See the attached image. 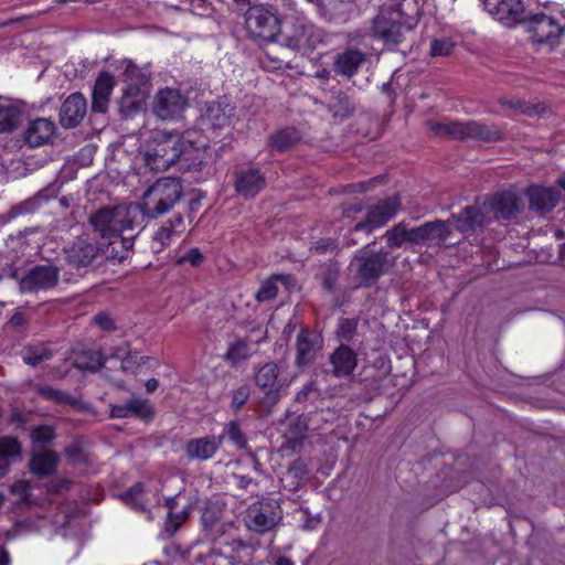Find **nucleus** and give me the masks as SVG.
<instances>
[{"mask_svg": "<svg viewBox=\"0 0 565 565\" xmlns=\"http://www.w3.org/2000/svg\"><path fill=\"white\" fill-rule=\"evenodd\" d=\"M143 220L145 213L139 203L104 206L89 216V223L103 237L140 227Z\"/></svg>", "mask_w": 565, "mask_h": 565, "instance_id": "obj_1", "label": "nucleus"}, {"mask_svg": "<svg viewBox=\"0 0 565 565\" xmlns=\"http://www.w3.org/2000/svg\"><path fill=\"white\" fill-rule=\"evenodd\" d=\"M430 130L437 136L456 140L497 142L504 138V131L500 126L479 120L430 122Z\"/></svg>", "mask_w": 565, "mask_h": 565, "instance_id": "obj_2", "label": "nucleus"}, {"mask_svg": "<svg viewBox=\"0 0 565 565\" xmlns=\"http://www.w3.org/2000/svg\"><path fill=\"white\" fill-rule=\"evenodd\" d=\"M395 265V258L388 252L373 250L370 244L358 249L351 260L350 269L361 286L374 285Z\"/></svg>", "mask_w": 565, "mask_h": 565, "instance_id": "obj_3", "label": "nucleus"}, {"mask_svg": "<svg viewBox=\"0 0 565 565\" xmlns=\"http://www.w3.org/2000/svg\"><path fill=\"white\" fill-rule=\"evenodd\" d=\"M183 190L179 179L162 178L157 180L143 194L140 204L145 216L156 218L168 213L180 201Z\"/></svg>", "mask_w": 565, "mask_h": 565, "instance_id": "obj_4", "label": "nucleus"}, {"mask_svg": "<svg viewBox=\"0 0 565 565\" xmlns=\"http://www.w3.org/2000/svg\"><path fill=\"white\" fill-rule=\"evenodd\" d=\"M523 24L533 44L554 50L561 44L565 26L550 14L536 12L524 17Z\"/></svg>", "mask_w": 565, "mask_h": 565, "instance_id": "obj_5", "label": "nucleus"}, {"mask_svg": "<svg viewBox=\"0 0 565 565\" xmlns=\"http://www.w3.org/2000/svg\"><path fill=\"white\" fill-rule=\"evenodd\" d=\"M413 21L414 19L403 21V13L398 9L382 11L373 19L371 32L386 46L395 47L406 41L407 34L413 29Z\"/></svg>", "mask_w": 565, "mask_h": 565, "instance_id": "obj_6", "label": "nucleus"}, {"mask_svg": "<svg viewBox=\"0 0 565 565\" xmlns=\"http://www.w3.org/2000/svg\"><path fill=\"white\" fill-rule=\"evenodd\" d=\"M184 137L178 134H169L156 141L145 154L147 167L152 171L161 172L168 170L182 154Z\"/></svg>", "mask_w": 565, "mask_h": 565, "instance_id": "obj_7", "label": "nucleus"}, {"mask_svg": "<svg viewBox=\"0 0 565 565\" xmlns=\"http://www.w3.org/2000/svg\"><path fill=\"white\" fill-rule=\"evenodd\" d=\"M245 28L248 35L258 41H274L280 31L279 20L268 8L257 4L245 12Z\"/></svg>", "mask_w": 565, "mask_h": 565, "instance_id": "obj_8", "label": "nucleus"}, {"mask_svg": "<svg viewBox=\"0 0 565 565\" xmlns=\"http://www.w3.org/2000/svg\"><path fill=\"white\" fill-rule=\"evenodd\" d=\"M281 518L278 502L274 499H264L248 507L245 521L250 530L264 533L274 529Z\"/></svg>", "mask_w": 565, "mask_h": 565, "instance_id": "obj_9", "label": "nucleus"}, {"mask_svg": "<svg viewBox=\"0 0 565 565\" xmlns=\"http://www.w3.org/2000/svg\"><path fill=\"white\" fill-rule=\"evenodd\" d=\"M188 105V98L180 89L164 87L154 95L152 111L159 119L174 120L182 116Z\"/></svg>", "mask_w": 565, "mask_h": 565, "instance_id": "obj_10", "label": "nucleus"}, {"mask_svg": "<svg viewBox=\"0 0 565 565\" xmlns=\"http://www.w3.org/2000/svg\"><path fill=\"white\" fill-rule=\"evenodd\" d=\"M319 34L315 25L302 15H295L286 22V43L292 50L315 49Z\"/></svg>", "mask_w": 565, "mask_h": 565, "instance_id": "obj_11", "label": "nucleus"}, {"mask_svg": "<svg viewBox=\"0 0 565 565\" xmlns=\"http://www.w3.org/2000/svg\"><path fill=\"white\" fill-rule=\"evenodd\" d=\"M401 206L402 202L399 194H394L380 201L367 210L365 218L358 222L354 225L353 231H365L369 234L372 233L375 228L382 227L391 221L396 215Z\"/></svg>", "mask_w": 565, "mask_h": 565, "instance_id": "obj_12", "label": "nucleus"}, {"mask_svg": "<svg viewBox=\"0 0 565 565\" xmlns=\"http://www.w3.org/2000/svg\"><path fill=\"white\" fill-rule=\"evenodd\" d=\"M255 383L265 395L266 403L274 405L281 396L286 380L280 377L279 367L267 362L255 374Z\"/></svg>", "mask_w": 565, "mask_h": 565, "instance_id": "obj_13", "label": "nucleus"}, {"mask_svg": "<svg viewBox=\"0 0 565 565\" xmlns=\"http://www.w3.org/2000/svg\"><path fill=\"white\" fill-rule=\"evenodd\" d=\"M483 210L492 213L495 220L510 221L522 212L523 203L515 193L505 191L495 194L483 205Z\"/></svg>", "mask_w": 565, "mask_h": 565, "instance_id": "obj_14", "label": "nucleus"}, {"mask_svg": "<svg viewBox=\"0 0 565 565\" xmlns=\"http://www.w3.org/2000/svg\"><path fill=\"white\" fill-rule=\"evenodd\" d=\"M57 271L47 266H36L19 281L22 294H33L53 287L57 282Z\"/></svg>", "mask_w": 565, "mask_h": 565, "instance_id": "obj_15", "label": "nucleus"}, {"mask_svg": "<svg viewBox=\"0 0 565 565\" xmlns=\"http://www.w3.org/2000/svg\"><path fill=\"white\" fill-rule=\"evenodd\" d=\"M266 186V179L259 169L247 168L235 172L234 189L245 199L255 198Z\"/></svg>", "mask_w": 565, "mask_h": 565, "instance_id": "obj_16", "label": "nucleus"}, {"mask_svg": "<svg viewBox=\"0 0 565 565\" xmlns=\"http://www.w3.org/2000/svg\"><path fill=\"white\" fill-rule=\"evenodd\" d=\"M153 415L154 412L150 403L138 396H132L124 404H114L109 406L110 418H127L132 416L148 422L153 418Z\"/></svg>", "mask_w": 565, "mask_h": 565, "instance_id": "obj_17", "label": "nucleus"}, {"mask_svg": "<svg viewBox=\"0 0 565 565\" xmlns=\"http://www.w3.org/2000/svg\"><path fill=\"white\" fill-rule=\"evenodd\" d=\"M365 61L366 54L364 52L356 49H345L334 56L332 66L335 74L351 78L358 74Z\"/></svg>", "mask_w": 565, "mask_h": 565, "instance_id": "obj_18", "label": "nucleus"}, {"mask_svg": "<svg viewBox=\"0 0 565 565\" xmlns=\"http://www.w3.org/2000/svg\"><path fill=\"white\" fill-rule=\"evenodd\" d=\"M224 435L193 438L185 446V454L190 459L207 460L212 458L222 446Z\"/></svg>", "mask_w": 565, "mask_h": 565, "instance_id": "obj_19", "label": "nucleus"}, {"mask_svg": "<svg viewBox=\"0 0 565 565\" xmlns=\"http://www.w3.org/2000/svg\"><path fill=\"white\" fill-rule=\"evenodd\" d=\"M525 194L530 209L540 214L552 211L559 200V194L554 189L540 185L527 188Z\"/></svg>", "mask_w": 565, "mask_h": 565, "instance_id": "obj_20", "label": "nucleus"}, {"mask_svg": "<svg viewBox=\"0 0 565 565\" xmlns=\"http://www.w3.org/2000/svg\"><path fill=\"white\" fill-rule=\"evenodd\" d=\"M450 224L463 233H472L477 227L483 226L490 222V217L486 215V212L477 206H467L459 214H452Z\"/></svg>", "mask_w": 565, "mask_h": 565, "instance_id": "obj_21", "label": "nucleus"}, {"mask_svg": "<svg viewBox=\"0 0 565 565\" xmlns=\"http://www.w3.org/2000/svg\"><path fill=\"white\" fill-rule=\"evenodd\" d=\"M483 2L489 13L498 20L523 23L524 7L521 0H484Z\"/></svg>", "mask_w": 565, "mask_h": 565, "instance_id": "obj_22", "label": "nucleus"}, {"mask_svg": "<svg viewBox=\"0 0 565 565\" xmlns=\"http://www.w3.org/2000/svg\"><path fill=\"white\" fill-rule=\"evenodd\" d=\"M329 360L332 365L331 372L335 377L350 376L358 365L356 353L345 344L339 345Z\"/></svg>", "mask_w": 565, "mask_h": 565, "instance_id": "obj_23", "label": "nucleus"}, {"mask_svg": "<svg viewBox=\"0 0 565 565\" xmlns=\"http://www.w3.org/2000/svg\"><path fill=\"white\" fill-rule=\"evenodd\" d=\"M55 132V125L46 118H38L29 122L23 139L30 147H40L47 143Z\"/></svg>", "mask_w": 565, "mask_h": 565, "instance_id": "obj_24", "label": "nucleus"}, {"mask_svg": "<svg viewBox=\"0 0 565 565\" xmlns=\"http://www.w3.org/2000/svg\"><path fill=\"white\" fill-rule=\"evenodd\" d=\"M105 363L100 350L93 347L77 345L73 349V367L90 373L97 372Z\"/></svg>", "mask_w": 565, "mask_h": 565, "instance_id": "obj_25", "label": "nucleus"}, {"mask_svg": "<svg viewBox=\"0 0 565 565\" xmlns=\"http://www.w3.org/2000/svg\"><path fill=\"white\" fill-rule=\"evenodd\" d=\"M282 425L285 426L284 437L288 446L295 450L306 438L309 429L308 418L305 415L287 414Z\"/></svg>", "mask_w": 565, "mask_h": 565, "instance_id": "obj_26", "label": "nucleus"}, {"mask_svg": "<svg viewBox=\"0 0 565 565\" xmlns=\"http://www.w3.org/2000/svg\"><path fill=\"white\" fill-rule=\"evenodd\" d=\"M234 108L228 104L214 102L207 105L201 120L202 125L212 129L224 128L231 124Z\"/></svg>", "mask_w": 565, "mask_h": 565, "instance_id": "obj_27", "label": "nucleus"}, {"mask_svg": "<svg viewBox=\"0 0 565 565\" xmlns=\"http://www.w3.org/2000/svg\"><path fill=\"white\" fill-rule=\"evenodd\" d=\"M182 154L177 160V166L182 172L200 173L206 166L203 160L204 150L194 147L192 141L184 139Z\"/></svg>", "mask_w": 565, "mask_h": 565, "instance_id": "obj_28", "label": "nucleus"}, {"mask_svg": "<svg viewBox=\"0 0 565 565\" xmlns=\"http://www.w3.org/2000/svg\"><path fill=\"white\" fill-rule=\"evenodd\" d=\"M114 86L115 79L111 74L103 72L98 75L93 89V110L97 113L106 111Z\"/></svg>", "mask_w": 565, "mask_h": 565, "instance_id": "obj_29", "label": "nucleus"}, {"mask_svg": "<svg viewBox=\"0 0 565 565\" xmlns=\"http://www.w3.org/2000/svg\"><path fill=\"white\" fill-rule=\"evenodd\" d=\"M318 348L317 339L310 335L307 328H301L296 340L295 364L306 366L312 363Z\"/></svg>", "mask_w": 565, "mask_h": 565, "instance_id": "obj_30", "label": "nucleus"}, {"mask_svg": "<svg viewBox=\"0 0 565 565\" xmlns=\"http://www.w3.org/2000/svg\"><path fill=\"white\" fill-rule=\"evenodd\" d=\"M278 285H282L286 289L295 286V278L292 275L276 274L271 275L268 279L264 280L256 292V300L265 302L274 299L278 294Z\"/></svg>", "mask_w": 565, "mask_h": 565, "instance_id": "obj_31", "label": "nucleus"}, {"mask_svg": "<svg viewBox=\"0 0 565 565\" xmlns=\"http://www.w3.org/2000/svg\"><path fill=\"white\" fill-rule=\"evenodd\" d=\"M166 505L168 508V516L164 523V531L168 534L173 535L189 519V507L178 510V497L168 498L166 500Z\"/></svg>", "mask_w": 565, "mask_h": 565, "instance_id": "obj_32", "label": "nucleus"}, {"mask_svg": "<svg viewBox=\"0 0 565 565\" xmlns=\"http://www.w3.org/2000/svg\"><path fill=\"white\" fill-rule=\"evenodd\" d=\"M98 255V247L86 238H78L73 245V267L77 269L89 266Z\"/></svg>", "mask_w": 565, "mask_h": 565, "instance_id": "obj_33", "label": "nucleus"}, {"mask_svg": "<svg viewBox=\"0 0 565 565\" xmlns=\"http://www.w3.org/2000/svg\"><path fill=\"white\" fill-rule=\"evenodd\" d=\"M425 245L444 243L451 234L450 220L433 221L423 224Z\"/></svg>", "mask_w": 565, "mask_h": 565, "instance_id": "obj_34", "label": "nucleus"}, {"mask_svg": "<svg viewBox=\"0 0 565 565\" xmlns=\"http://www.w3.org/2000/svg\"><path fill=\"white\" fill-rule=\"evenodd\" d=\"M57 465V456L46 449L35 450L31 462L30 469L38 476H46L54 471Z\"/></svg>", "mask_w": 565, "mask_h": 565, "instance_id": "obj_35", "label": "nucleus"}, {"mask_svg": "<svg viewBox=\"0 0 565 565\" xmlns=\"http://www.w3.org/2000/svg\"><path fill=\"white\" fill-rule=\"evenodd\" d=\"M124 81L127 83L126 89L129 94H139L140 86L148 81V74L137 66L132 61L125 60Z\"/></svg>", "mask_w": 565, "mask_h": 565, "instance_id": "obj_36", "label": "nucleus"}, {"mask_svg": "<svg viewBox=\"0 0 565 565\" xmlns=\"http://www.w3.org/2000/svg\"><path fill=\"white\" fill-rule=\"evenodd\" d=\"M223 508L218 503H209L202 511L201 521L204 530L209 531L212 536L222 532L221 520Z\"/></svg>", "mask_w": 565, "mask_h": 565, "instance_id": "obj_37", "label": "nucleus"}, {"mask_svg": "<svg viewBox=\"0 0 565 565\" xmlns=\"http://www.w3.org/2000/svg\"><path fill=\"white\" fill-rule=\"evenodd\" d=\"M330 110L334 118L342 120L354 114L355 104L345 92H338L330 103Z\"/></svg>", "mask_w": 565, "mask_h": 565, "instance_id": "obj_38", "label": "nucleus"}, {"mask_svg": "<svg viewBox=\"0 0 565 565\" xmlns=\"http://www.w3.org/2000/svg\"><path fill=\"white\" fill-rule=\"evenodd\" d=\"M499 103L503 107H508L519 114L526 116H540L546 110L543 104H531L522 99H509L504 97L501 98Z\"/></svg>", "mask_w": 565, "mask_h": 565, "instance_id": "obj_39", "label": "nucleus"}, {"mask_svg": "<svg viewBox=\"0 0 565 565\" xmlns=\"http://www.w3.org/2000/svg\"><path fill=\"white\" fill-rule=\"evenodd\" d=\"M120 499L127 505L137 511H145L147 505L146 491L142 483H136L120 494Z\"/></svg>", "mask_w": 565, "mask_h": 565, "instance_id": "obj_40", "label": "nucleus"}, {"mask_svg": "<svg viewBox=\"0 0 565 565\" xmlns=\"http://www.w3.org/2000/svg\"><path fill=\"white\" fill-rule=\"evenodd\" d=\"M300 139L299 132L294 128H285L270 137L273 147L279 151H286L295 146Z\"/></svg>", "mask_w": 565, "mask_h": 565, "instance_id": "obj_41", "label": "nucleus"}, {"mask_svg": "<svg viewBox=\"0 0 565 565\" xmlns=\"http://www.w3.org/2000/svg\"><path fill=\"white\" fill-rule=\"evenodd\" d=\"M94 468V458L85 449L73 444V472L86 475Z\"/></svg>", "mask_w": 565, "mask_h": 565, "instance_id": "obj_42", "label": "nucleus"}, {"mask_svg": "<svg viewBox=\"0 0 565 565\" xmlns=\"http://www.w3.org/2000/svg\"><path fill=\"white\" fill-rule=\"evenodd\" d=\"M250 355L252 347L249 343L245 340H238L228 347L225 353V360L233 364H237L241 361L248 359Z\"/></svg>", "mask_w": 565, "mask_h": 565, "instance_id": "obj_43", "label": "nucleus"}, {"mask_svg": "<svg viewBox=\"0 0 565 565\" xmlns=\"http://www.w3.org/2000/svg\"><path fill=\"white\" fill-rule=\"evenodd\" d=\"M51 351L43 344L25 348L23 351V361L29 365H36L51 358Z\"/></svg>", "mask_w": 565, "mask_h": 565, "instance_id": "obj_44", "label": "nucleus"}, {"mask_svg": "<svg viewBox=\"0 0 565 565\" xmlns=\"http://www.w3.org/2000/svg\"><path fill=\"white\" fill-rule=\"evenodd\" d=\"M408 228L404 223H398L385 232L384 236L390 248L402 247L407 243Z\"/></svg>", "mask_w": 565, "mask_h": 565, "instance_id": "obj_45", "label": "nucleus"}, {"mask_svg": "<svg viewBox=\"0 0 565 565\" xmlns=\"http://www.w3.org/2000/svg\"><path fill=\"white\" fill-rule=\"evenodd\" d=\"M224 438L227 437L228 440L237 448L245 449L247 446V439L241 429V426L237 422H230L225 428L223 434Z\"/></svg>", "mask_w": 565, "mask_h": 565, "instance_id": "obj_46", "label": "nucleus"}, {"mask_svg": "<svg viewBox=\"0 0 565 565\" xmlns=\"http://www.w3.org/2000/svg\"><path fill=\"white\" fill-rule=\"evenodd\" d=\"M177 235L174 232V228L171 226H167L163 224L153 235L152 243H151V249L154 253L161 252L164 247H167L171 238Z\"/></svg>", "mask_w": 565, "mask_h": 565, "instance_id": "obj_47", "label": "nucleus"}, {"mask_svg": "<svg viewBox=\"0 0 565 565\" xmlns=\"http://www.w3.org/2000/svg\"><path fill=\"white\" fill-rule=\"evenodd\" d=\"M17 121L18 113L13 107L0 106V134L13 130Z\"/></svg>", "mask_w": 565, "mask_h": 565, "instance_id": "obj_48", "label": "nucleus"}, {"mask_svg": "<svg viewBox=\"0 0 565 565\" xmlns=\"http://www.w3.org/2000/svg\"><path fill=\"white\" fill-rule=\"evenodd\" d=\"M139 94H129L128 89L125 88L124 96L120 99V111L125 117H129L141 107V98H138Z\"/></svg>", "mask_w": 565, "mask_h": 565, "instance_id": "obj_49", "label": "nucleus"}, {"mask_svg": "<svg viewBox=\"0 0 565 565\" xmlns=\"http://www.w3.org/2000/svg\"><path fill=\"white\" fill-rule=\"evenodd\" d=\"M455 43L449 38L433 39L429 55L433 57L448 56L451 54Z\"/></svg>", "mask_w": 565, "mask_h": 565, "instance_id": "obj_50", "label": "nucleus"}, {"mask_svg": "<svg viewBox=\"0 0 565 565\" xmlns=\"http://www.w3.org/2000/svg\"><path fill=\"white\" fill-rule=\"evenodd\" d=\"M356 328L358 321L355 319L342 318L337 328V335L339 339L349 342L354 338Z\"/></svg>", "mask_w": 565, "mask_h": 565, "instance_id": "obj_51", "label": "nucleus"}, {"mask_svg": "<svg viewBox=\"0 0 565 565\" xmlns=\"http://www.w3.org/2000/svg\"><path fill=\"white\" fill-rule=\"evenodd\" d=\"M21 446L15 438L0 437V458H7L10 461L11 457L19 456Z\"/></svg>", "mask_w": 565, "mask_h": 565, "instance_id": "obj_52", "label": "nucleus"}, {"mask_svg": "<svg viewBox=\"0 0 565 565\" xmlns=\"http://www.w3.org/2000/svg\"><path fill=\"white\" fill-rule=\"evenodd\" d=\"M204 260V256L196 247L191 248L177 259V264H190L192 267H199Z\"/></svg>", "mask_w": 565, "mask_h": 565, "instance_id": "obj_53", "label": "nucleus"}, {"mask_svg": "<svg viewBox=\"0 0 565 565\" xmlns=\"http://www.w3.org/2000/svg\"><path fill=\"white\" fill-rule=\"evenodd\" d=\"M73 127L83 119L86 114V100L79 93H73Z\"/></svg>", "mask_w": 565, "mask_h": 565, "instance_id": "obj_54", "label": "nucleus"}, {"mask_svg": "<svg viewBox=\"0 0 565 565\" xmlns=\"http://www.w3.org/2000/svg\"><path fill=\"white\" fill-rule=\"evenodd\" d=\"M249 397V388L246 385H243L235 390L232 394L231 407L235 411H238L248 399Z\"/></svg>", "mask_w": 565, "mask_h": 565, "instance_id": "obj_55", "label": "nucleus"}, {"mask_svg": "<svg viewBox=\"0 0 565 565\" xmlns=\"http://www.w3.org/2000/svg\"><path fill=\"white\" fill-rule=\"evenodd\" d=\"M92 322L104 331L116 330V324L114 320L107 312L104 311H100L97 315H95L92 319Z\"/></svg>", "mask_w": 565, "mask_h": 565, "instance_id": "obj_56", "label": "nucleus"}, {"mask_svg": "<svg viewBox=\"0 0 565 565\" xmlns=\"http://www.w3.org/2000/svg\"><path fill=\"white\" fill-rule=\"evenodd\" d=\"M32 438L35 441L49 443L54 438V431L51 427H39L32 431Z\"/></svg>", "mask_w": 565, "mask_h": 565, "instance_id": "obj_57", "label": "nucleus"}, {"mask_svg": "<svg viewBox=\"0 0 565 565\" xmlns=\"http://www.w3.org/2000/svg\"><path fill=\"white\" fill-rule=\"evenodd\" d=\"M305 473H306L305 466L301 462L296 461L289 467V469L286 473V479H292V480L295 479L297 481H300V480H302Z\"/></svg>", "mask_w": 565, "mask_h": 565, "instance_id": "obj_58", "label": "nucleus"}, {"mask_svg": "<svg viewBox=\"0 0 565 565\" xmlns=\"http://www.w3.org/2000/svg\"><path fill=\"white\" fill-rule=\"evenodd\" d=\"M316 392H317L316 384H315V382L311 381V382L307 383L306 385H303V387L296 394L295 402L296 403H305L309 399V396Z\"/></svg>", "mask_w": 565, "mask_h": 565, "instance_id": "obj_59", "label": "nucleus"}, {"mask_svg": "<svg viewBox=\"0 0 565 565\" xmlns=\"http://www.w3.org/2000/svg\"><path fill=\"white\" fill-rule=\"evenodd\" d=\"M407 243L415 245L426 243L424 237L423 225L408 230Z\"/></svg>", "mask_w": 565, "mask_h": 565, "instance_id": "obj_60", "label": "nucleus"}, {"mask_svg": "<svg viewBox=\"0 0 565 565\" xmlns=\"http://www.w3.org/2000/svg\"><path fill=\"white\" fill-rule=\"evenodd\" d=\"M139 365L140 362L138 361V356L134 354H128L121 361V369L125 372L135 373Z\"/></svg>", "mask_w": 565, "mask_h": 565, "instance_id": "obj_61", "label": "nucleus"}, {"mask_svg": "<svg viewBox=\"0 0 565 565\" xmlns=\"http://www.w3.org/2000/svg\"><path fill=\"white\" fill-rule=\"evenodd\" d=\"M167 226H171L174 228L177 234H180L184 230L183 216L181 214H175L172 218L164 223Z\"/></svg>", "mask_w": 565, "mask_h": 565, "instance_id": "obj_62", "label": "nucleus"}, {"mask_svg": "<svg viewBox=\"0 0 565 565\" xmlns=\"http://www.w3.org/2000/svg\"><path fill=\"white\" fill-rule=\"evenodd\" d=\"M70 110L68 107V98L65 99V102L62 105L61 108V124L62 126L68 128L71 127V116H67V111Z\"/></svg>", "mask_w": 565, "mask_h": 565, "instance_id": "obj_63", "label": "nucleus"}, {"mask_svg": "<svg viewBox=\"0 0 565 565\" xmlns=\"http://www.w3.org/2000/svg\"><path fill=\"white\" fill-rule=\"evenodd\" d=\"M26 322V318L23 312L17 311L10 319V324L14 328H20L24 326Z\"/></svg>", "mask_w": 565, "mask_h": 565, "instance_id": "obj_64", "label": "nucleus"}]
</instances>
